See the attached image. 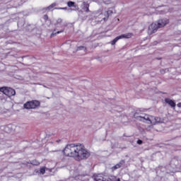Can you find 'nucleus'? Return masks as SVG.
<instances>
[{"instance_id": "f257e3e1", "label": "nucleus", "mask_w": 181, "mask_h": 181, "mask_svg": "<svg viewBox=\"0 0 181 181\" xmlns=\"http://www.w3.org/2000/svg\"><path fill=\"white\" fill-rule=\"evenodd\" d=\"M63 153L65 156L75 158L76 160H83L88 159L91 155L90 151L86 149L84 145L81 144H67L63 150Z\"/></svg>"}, {"instance_id": "f03ea898", "label": "nucleus", "mask_w": 181, "mask_h": 181, "mask_svg": "<svg viewBox=\"0 0 181 181\" xmlns=\"http://www.w3.org/2000/svg\"><path fill=\"white\" fill-rule=\"evenodd\" d=\"M169 23V20L166 19H160L156 23H153L148 26V35H153V33H156L158 32V29L160 28H165V25Z\"/></svg>"}, {"instance_id": "7ed1b4c3", "label": "nucleus", "mask_w": 181, "mask_h": 181, "mask_svg": "<svg viewBox=\"0 0 181 181\" xmlns=\"http://www.w3.org/2000/svg\"><path fill=\"white\" fill-rule=\"evenodd\" d=\"M39 107H40V101L36 100L28 101L23 105V108L25 110H36Z\"/></svg>"}, {"instance_id": "20e7f679", "label": "nucleus", "mask_w": 181, "mask_h": 181, "mask_svg": "<svg viewBox=\"0 0 181 181\" xmlns=\"http://www.w3.org/2000/svg\"><path fill=\"white\" fill-rule=\"evenodd\" d=\"M132 37V33H127L116 37L113 40L111 41V45L114 46L119 40V39H131Z\"/></svg>"}, {"instance_id": "39448f33", "label": "nucleus", "mask_w": 181, "mask_h": 181, "mask_svg": "<svg viewBox=\"0 0 181 181\" xmlns=\"http://www.w3.org/2000/svg\"><path fill=\"white\" fill-rule=\"evenodd\" d=\"M16 94V91L13 88H6V90H5V95H6L8 98H11Z\"/></svg>"}, {"instance_id": "423d86ee", "label": "nucleus", "mask_w": 181, "mask_h": 181, "mask_svg": "<svg viewBox=\"0 0 181 181\" xmlns=\"http://www.w3.org/2000/svg\"><path fill=\"white\" fill-rule=\"evenodd\" d=\"M138 115V112H135L134 114V118L136 119H139V121H142V119H145L146 121H149L150 124H152V120L149 119V117H145L142 116H136Z\"/></svg>"}, {"instance_id": "0eeeda50", "label": "nucleus", "mask_w": 181, "mask_h": 181, "mask_svg": "<svg viewBox=\"0 0 181 181\" xmlns=\"http://www.w3.org/2000/svg\"><path fill=\"white\" fill-rule=\"evenodd\" d=\"M165 103H166V104H168V105H170L171 108H175L176 107V103H175L174 100L169 98H165Z\"/></svg>"}, {"instance_id": "6e6552de", "label": "nucleus", "mask_w": 181, "mask_h": 181, "mask_svg": "<svg viewBox=\"0 0 181 181\" xmlns=\"http://www.w3.org/2000/svg\"><path fill=\"white\" fill-rule=\"evenodd\" d=\"M68 25L67 23H65L62 25V29L59 31H57V33H52L50 35V37H53L54 36H56V35H59V33H63L64 32V28H67Z\"/></svg>"}, {"instance_id": "1a4fd4ad", "label": "nucleus", "mask_w": 181, "mask_h": 181, "mask_svg": "<svg viewBox=\"0 0 181 181\" xmlns=\"http://www.w3.org/2000/svg\"><path fill=\"white\" fill-rule=\"evenodd\" d=\"M83 11H84V12H90V4L86 1H83Z\"/></svg>"}, {"instance_id": "9d476101", "label": "nucleus", "mask_w": 181, "mask_h": 181, "mask_svg": "<svg viewBox=\"0 0 181 181\" xmlns=\"http://www.w3.org/2000/svg\"><path fill=\"white\" fill-rule=\"evenodd\" d=\"M102 181H117V177L110 176L107 177H102Z\"/></svg>"}, {"instance_id": "9b49d317", "label": "nucleus", "mask_w": 181, "mask_h": 181, "mask_svg": "<svg viewBox=\"0 0 181 181\" xmlns=\"http://www.w3.org/2000/svg\"><path fill=\"white\" fill-rule=\"evenodd\" d=\"M110 13H112V11H105L104 13V16L105 17H103V21L105 22L107 21V20L108 19V18L110 17Z\"/></svg>"}, {"instance_id": "f8f14e48", "label": "nucleus", "mask_w": 181, "mask_h": 181, "mask_svg": "<svg viewBox=\"0 0 181 181\" xmlns=\"http://www.w3.org/2000/svg\"><path fill=\"white\" fill-rule=\"evenodd\" d=\"M29 162L30 165H33V166H39V165H40V163L37 160H32Z\"/></svg>"}, {"instance_id": "ddd939ff", "label": "nucleus", "mask_w": 181, "mask_h": 181, "mask_svg": "<svg viewBox=\"0 0 181 181\" xmlns=\"http://www.w3.org/2000/svg\"><path fill=\"white\" fill-rule=\"evenodd\" d=\"M56 6V3H53L52 4L49 5V6L42 8V11H50V9H53Z\"/></svg>"}, {"instance_id": "4468645a", "label": "nucleus", "mask_w": 181, "mask_h": 181, "mask_svg": "<svg viewBox=\"0 0 181 181\" xmlns=\"http://www.w3.org/2000/svg\"><path fill=\"white\" fill-rule=\"evenodd\" d=\"M62 23H63V19L58 18L57 20V22L54 23V26H56L57 28H59V25H62Z\"/></svg>"}, {"instance_id": "2eb2a0df", "label": "nucleus", "mask_w": 181, "mask_h": 181, "mask_svg": "<svg viewBox=\"0 0 181 181\" xmlns=\"http://www.w3.org/2000/svg\"><path fill=\"white\" fill-rule=\"evenodd\" d=\"M155 124H162V119L160 117H155Z\"/></svg>"}, {"instance_id": "dca6fc26", "label": "nucleus", "mask_w": 181, "mask_h": 181, "mask_svg": "<svg viewBox=\"0 0 181 181\" xmlns=\"http://www.w3.org/2000/svg\"><path fill=\"white\" fill-rule=\"evenodd\" d=\"M119 168H121V165L117 163L112 168V170H117V169H119Z\"/></svg>"}, {"instance_id": "f3484780", "label": "nucleus", "mask_w": 181, "mask_h": 181, "mask_svg": "<svg viewBox=\"0 0 181 181\" xmlns=\"http://www.w3.org/2000/svg\"><path fill=\"white\" fill-rule=\"evenodd\" d=\"M67 5L69 8H71V6H74V5H76V3L74 1H68Z\"/></svg>"}, {"instance_id": "a211bd4d", "label": "nucleus", "mask_w": 181, "mask_h": 181, "mask_svg": "<svg viewBox=\"0 0 181 181\" xmlns=\"http://www.w3.org/2000/svg\"><path fill=\"white\" fill-rule=\"evenodd\" d=\"M85 50H87V47H84V46H79V47H77V49H76V52H78V50H83L84 49Z\"/></svg>"}, {"instance_id": "6ab92c4d", "label": "nucleus", "mask_w": 181, "mask_h": 181, "mask_svg": "<svg viewBox=\"0 0 181 181\" xmlns=\"http://www.w3.org/2000/svg\"><path fill=\"white\" fill-rule=\"evenodd\" d=\"M46 173V167L45 168H40V173H41L42 175H45V173Z\"/></svg>"}, {"instance_id": "aec40b11", "label": "nucleus", "mask_w": 181, "mask_h": 181, "mask_svg": "<svg viewBox=\"0 0 181 181\" xmlns=\"http://www.w3.org/2000/svg\"><path fill=\"white\" fill-rule=\"evenodd\" d=\"M100 22H103V21H104V19H103V18H105V16L104 15V13H101L100 15Z\"/></svg>"}, {"instance_id": "412c9836", "label": "nucleus", "mask_w": 181, "mask_h": 181, "mask_svg": "<svg viewBox=\"0 0 181 181\" xmlns=\"http://www.w3.org/2000/svg\"><path fill=\"white\" fill-rule=\"evenodd\" d=\"M94 181H103V179L100 178V177L98 175H96L94 179Z\"/></svg>"}, {"instance_id": "4be33fe9", "label": "nucleus", "mask_w": 181, "mask_h": 181, "mask_svg": "<svg viewBox=\"0 0 181 181\" xmlns=\"http://www.w3.org/2000/svg\"><path fill=\"white\" fill-rule=\"evenodd\" d=\"M6 87H2V88H0V91L1 93H3L4 94H5V91H6Z\"/></svg>"}, {"instance_id": "5701e85b", "label": "nucleus", "mask_w": 181, "mask_h": 181, "mask_svg": "<svg viewBox=\"0 0 181 181\" xmlns=\"http://www.w3.org/2000/svg\"><path fill=\"white\" fill-rule=\"evenodd\" d=\"M118 165H120L122 167V165H125V160H120V162L118 163Z\"/></svg>"}, {"instance_id": "b1692460", "label": "nucleus", "mask_w": 181, "mask_h": 181, "mask_svg": "<svg viewBox=\"0 0 181 181\" xmlns=\"http://www.w3.org/2000/svg\"><path fill=\"white\" fill-rule=\"evenodd\" d=\"M43 19H45V21H48V19H49V16H47V14L44 15Z\"/></svg>"}, {"instance_id": "393cba45", "label": "nucleus", "mask_w": 181, "mask_h": 181, "mask_svg": "<svg viewBox=\"0 0 181 181\" xmlns=\"http://www.w3.org/2000/svg\"><path fill=\"white\" fill-rule=\"evenodd\" d=\"M137 144H138V145H142V144H143L142 140L139 139V140L137 141Z\"/></svg>"}, {"instance_id": "a878e982", "label": "nucleus", "mask_w": 181, "mask_h": 181, "mask_svg": "<svg viewBox=\"0 0 181 181\" xmlns=\"http://www.w3.org/2000/svg\"><path fill=\"white\" fill-rule=\"evenodd\" d=\"M55 9H62L64 11L67 10V7H64V8H56Z\"/></svg>"}, {"instance_id": "bb28decb", "label": "nucleus", "mask_w": 181, "mask_h": 181, "mask_svg": "<svg viewBox=\"0 0 181 181\" xmlns=\"http://www.w3.org/2000/svg\"><path fill=\"white\" fill-rule=\"evenodd\" d=\"M23 165H25V166H28V165L30 164V161H25L24 163H23Z\"/></svg>"}, {"instance_id": "cd10ccee", "label": "nucleus", "mask_w": 181, "mask_h": 181, "mask_svg": "<svg viewBox=\"0 0 181 181\" xmlns=\"http://www.w3.org/2000/svg\"><path fill=\"white\" fill-rule=\"evenodd\" d=\"M53 170V168H46V171L47 172H52Z\"/></svg>"}, {"instance_id": "c85d7f7f", "label": "nucleus", "mask_w": 181, "mask_h": 181, "mask_svg": "<svg viewBox=\"0 0 181 181\" xmlns=\"http://www.w3.org/2000/svg\"><path fill=\"white\" fill-rule=\"evenodd\" d=\"M56 142L57 144H59V142H62V140L61 139L57 140Z\"/></svg>"}, {"instance_id": "c756f323", "label": "nucleus", "mask_w": 181, "mask_h": 181, "mask_svg": "<svg viewBox=\"0 0 181 181\" xmlns=\"http://www.w3.org/2000/svg\"><path fill=\"white\" fill-rule=\"evenodd\" d=\"M177 107H181V103L177 104Z\"/></svg>"}, {"instance_id": "7c9ffc66", "label": "nucleus", "mask_w": 181, "mask_h": 181, "mask_svg": "<svg viewBox=\"0 0 181 181\" xmlns=\"http://www.w3.org/2000/svg\"><path fill=\"white\" fill-rule=\"evenodd\" d=\"M124 136H127V134H124Z\"/></svg>"}]
</instances>
